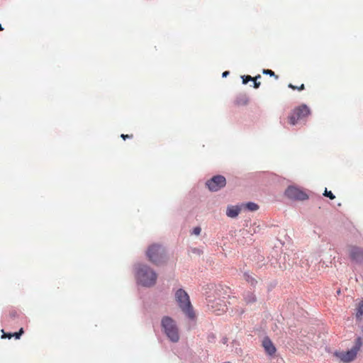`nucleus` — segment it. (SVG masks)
<instances>
[{
	"mask_svg": "<svg viewBox=\"0 0 363 363\" xmlns=\"http://www.w3.org/2000/svg\"><path fill=\"white\" fill-rule=\"evenodd\" d=\"M136 277L139 283L146 287L154 286L157 278L156 272L145 264L139 265Z\"/></svg>",
	"mask_w": 363,
	"mask_h": 363,
	"instance_id": "obj_1",
	"label": "nucleus"
},
{
	"mask_svg": "<svg viewBox=\"0 0 363 363\" xmlns=\"http://www.w3.org/2000/svg\"><path fill=\"white\" fill-rule=\"evenodd\" d=\"M244 300L247 304H250L256 302L257 298L253 292L247 291L243 295Z\"/></svg>",
	"mask_w": 363,
	"mask_h": 363,
	"instance_id": "obj_14",
	"label": "nucleus"
},
{
	"mask_svg": "<svg viewBox=\"0 0 363 363\" xmlns=\"http://www.w3.org/2000/svg\"><path fill=\"white\" fill-rule=\"evenodd\" d=\"M162 328L167 337L173 342L179 340V328L175 321L169 316H164L161 321Z\"/></svg>",
	"mask_w": 363,
	"mask_h": 363,
	"instance_id": "obj_3",
	"label": "nucleus"
},
{
	"mask_svg": "<svg viewBox=\"0 0 363 363\" xmlns=\"http://www.w3.org/2000/svg\"><path fill=\"white\" fill-rule=\"evenodd\" d=\"M245 279L249 284H250L253 286H255L257 282L254 277H252L251 275L248 274H245Z\"/></svg>",
	"mask_w": 363,
	"mask_h": 363,
	"instance_id": "obj_17",
	"label": "nucleus"
},
{
	"mask_svg": "<svg viewBox=\"0 0 363 363\" xmlns=\"http://www.w3.org/2000/svg\"><path fill=\"white\" fill-rule=\"evenodd\" d=\"M288 87L293 90H298V91H302L305 89V86L303 84H301L300 86H294L292 84H289L288 85Z\"/></svg>",
	"mask_w": 363,
	"mask_h": 363,
	"instance_id": "obj_18",
	"label": "nucleus"
},
{
	"mask_svg": "<svg viewBox=\"0 0 363 363\" xmlns=\"http://www.w3.org/2000/svg\"><path fill=\"white\" fill-rule=\"evenodd\" d=\"M229 74V72L228 71H225L223 73V77H227L228 75Z\"/></svg>",
	"mask_w": 363,
	"mask_h": 363,
	"instance_id": "obj_27",
	"label": "nucleus"
},
{
	"mask_svg": "<svg viewBox=\"0 0 363 363\" xmlns=\"http://www.w3.org/2000/svg\"><path fill=\"white\" fill-rule=\"evenodd\" d=\"M285 195L289 199L296 201H304L308 199L306 193L294 186H290L286 189Z\"/></svg>",
	"mask_w": 363,
	"mask_h": 363,
	"instance_id": "obj_7",
	"label": "nucleus"
},
{
	"mask_svg": "<svg viewBox=\"0 0 363 363\" xmlns=\"http://www.w3.org/2000/svg\"><path fill=\"white\" fill-rule=\"evenodd\" d=\"M323 195L325 196H327L328 198H330V199H334L335 198V196H334V194L330 191H328L327 189H325V192L323 194Z\"/></svg>",
	"mask_w": 363,
	"mask_h": 363,
	"instance_id": "obj_21",
	"label": "nucleus"
},
{
	"mask_svg": "<svg viewBox=\"0 0 363 363\" xmlns=\"http://www.w3.org/2000/svg\"><path fill=\"white\" fill-rule=\"evenodd\" d=\"M17 315V312L16 311H12L10 312V316L11 318H15Z\"/></svg>",
	"mask_w": 363,
	"mask_h": 363,
	"instance_id": "obj_26",
	"label": "nucleus"
},
{
	"mask_svg": "<svg viewBox=\"0 0 363 363\" xmlns=\"http://www.w3.org/2000/svg\"><path fill=\"white\" fill-rule=\"evenodd\" d=\"M225 184V178L221 175L214 176L206 182V185L211 191H217L224 187Z\"/></svg>",
	"mask_w": 363,
	"mask_h": 363,
	"instance_id": "obj_8",
	"label": "nucleus"
},
{
	"mask_svg": "<svg viewBox=\"0 0 363 363\" xmlns=\"http://www.w3.org/2000/svg\"><path fill=\"white\" fill-rule=\"evenodd\" d=\"M146 255L150 262L159 265L165 260V250L160 245L152 244L147 250Z\"/></svg>",
	"mask_w": 363,
	"mask_h": 363,
	"instance_id": "obj_4",
	"label": "nucleus"
},
{
	"mask_svg": "<svg viewBox=\"0 0 363 363\" xmlns=\"http://www.w3.org/2000/svg\"><path fill=\"white\" fill-rule=\"evenodd\" d=\"M24 333L23 328H21L18 333H9L7 335L4 334L3 335V337H7L8 338H11L12 337H14L16 339H19L21 335Z\"/></svg>",
	"mask_w": 363,
	"mask_h": 363,
	"instance_id": "obj_16",
	"label": "nucleus"
},
{
	"mask_svg": "<svg viewBox=\"0 0 363 363\" xmlns=\"http://www.w3.org/2000/svg\"><path fill=\"white\" fill-rule=\"evenodd\" d=\"M262 346L264 348L265 352L270 356L274 355L277 352V349L273 342L267 337H264L262 340Z\"/></svg>",
	"mask_w": 363,
	"mask_h": 363,
	"instance_id": "obj_11",
	"label": "nucleus"
},
{
	"mask_svg": "<svg viewBox=\"0 0 363 363\" xmlns=\"http://www.w3.org/2000/svg\"><path fill=\"white\" fill-rule=\"evenodd\" d=\"M249 99L245 94H240L238 96L234 101L235 105L238 106H246L248 104Z\"/></svg>",
	"mask_w": 363,
	"mask_h": 363,
	"instance_id": "obj_12",
	"label": "nucleus"
},
{
	"mask_svg": "<svg viewBox=\"0 0 363 363\" xmlns=\"http://www.w3.org/2000/svg\"><path fill=\"white\" fill-rule=\"evenodd\" d=\"M362 345V339L359 337L356 339L355 345L350 350L346 352H341L338 357L342 361L345 362H348L353 360L356 357L357 352L359 350Z\"/></svg>",
	"mask_w": 363,
	"mask_h": 363,
	"instance_id": "obj_6",
	"label": "nucleus"
},
{
	"mask_svg": "<svg viewBox=\"0 0 363 363\" xmlns=\"http://www.w3.org/2000/svg\"><path fill=\"white\" fill-rule=\"evenodd\" d=\"M175 299L182 312L190 319L196 317L188 294L182 289L175 292Z\"/></svg>",
	"mask_w": 363,
	"mask_h": 363,
	"instance_id": "obj_2",
	"label": "nucleus"
},
{
	"mask_svg": "<svg viewBox=\"0 0 363 363\" xmlns=\"http://www.w3.org/2000/svg\"><path fill=\"white\" fill-rule=\"evenodd\" d=\"M349 253L350 258L357 262L363 261V250L355 247L350 246L349 248Z\"/></svg>",
	"mask_w": 363,
	"mask_h": 363,
	"instance_id": "obj_10",
	"label": "nucleus"
},
{
	"mask_svg": "<svg viewBox=\"0 0 363 363\" xmlns=\"http://www.w3.org/2000/svg\"><path fill=\"white\" fill-rule=\"evenodd\" d=\"M201 229L200 227H196L193 230V233L194 235H199L201 233Z\"/></svg>",
	"mask_w": 363,
	"mask_h": 363,
	"instance_id": "obj_23",
	"label": "nucleus"
},
{
	"mask_svg": "<svg viewBox=\"0 0 363 363\" xmlns=\"http://www.w3.org/2000/svg\"><path fill=\"white\" fill-rule=\"evenodd\" d=\"M311 114V111L308 106L306 104H302L295 108L291 114L288 116L289 123L295 125L301 120H304Z\"/></svg>",
	"mask_w": 363,
	"mask_h": 363,
	"instance_id": "obj_5",
	"label": "nucleus"
},
{
	"mask_svg": "<svg viewBox=\"0 0 363 363\" xmlns=\"http://www.w3.org/2000/svg\"><path fill=\"white\" fill-rule=\"evenodd\" d=\"M242 78V83L244 84H246L249 81H252L253 80V77H252L250 75L243 76Z\"/></svg>",
	"mask_w": 363,
	"mask_h": 363,
	"instance_id": "obj_22",
	"label": "nucleus"
},
{
	"mask_svg": "<svg viewBox=\"0 0 363 363\" xmlns=\"http://www.w3.org/2000/svg\"><path fill=\"white\" fill-rule=\"evenodd\" d=\"M121 137L123 139V140H125L126 138H132L133 137V135L131 134V135H125V134H122L121 135Z\"/></svg>",
	"mask_w": 363,
	"mask_h": 363,
	"instance_id": "obj_24",
	"label": "nucleus"
},
{
	"mask_svg": "<svg viewBox=\"0 0 363 363\" xmlns=\"http://www.w3.org/2000/svg\"><path fill=\"white\" fill-rule=\"evenodd\" d=\"M208 307L210 311L217 315H222L227 311V306L225 303L221 300H216L210 301L208 303Z\"/></svg>",
	"mask_w": 363,
	"mask_h": 363,
	"instance_id": "obj_9",
	"label": "nucleus"
},
{
	"mask_svg": "<svg viewBox=\"0 0 363 363\" xmlns=\"http://www.w3.org/2000/svg\"><path fill=\"white\" fill-rule=\"evenodd\" d=\"M263 74H269L270 76H273L276 79H278V76L275 74L274 72H273L272 70L271 69H264L263 70Z\"/></svg>",
	"mask_w": 363,
	"mask_h": 363,
	"instance_id": "obj_20",
	"label": "nucleus"
},
{
	"mask_svg": "<svg viewBox=\"0 0 363 363\" xmlns=\"http://www.w3.org/2000/svg\"><path fill=\"white\" fill-rule=\"evenodd\" d=\"M261 76L259 74H258L257 76H256L255 77L253 78V80H257V79H259V78H260Z\"/></svg>",
	"mask_w": 363,
	"mask_h": 363,
	"instance_id": "obj_28",
	"label": "nucleus"
},
{
	"mask_svg": "<svg viewBox=\"0 0 363 363\" xmlns=\"http://www.w3.org/2000/svg\"><path fill=\"white\" fill-rule=\"evenodd\" d=\"M253 81H254V88H255V89L259 88L260 86V82H257V80H253Z\"/></svg>",
	"mask_w": 363,
	"mask_h": 363,
	"instance_id": "obj_25",
	"label": "nucleus"
},
{
	"mask_svg": "<svg viewBox=\"0 0 363 363\" xmlns=\"http://www.w3.org/2000/svg\"><path fill=\"white\" fill-rule=\"evenodd\" d=\"M4 30L3 27L1 26V25L0 24V31H2Z\"/></svg>",
	"mask_w": 363,
	"mask_h": 363,
	"instance_id": "obj_29",
	"label": "nucleus"
},
{
	"mask_svg": "<svg viewBox=\"0 0 363 363\" xmlns=\"http://www.w3.org/2000/svg\"><path fill=\"white\" fill-rule=\"evenodd\" d=\"M356 311V318L358 320H361L363 316V300L359 302Z\"/></svg>",
	"mask_w": 363,
	"mask_h": 363,
	"instance_id": "obj_15",
	"label": "nucleus"
},
{
	"mask_svg": "<svg viewBox=\"0 0 363 363\" xmlns=\"http://www.w3.org/2000/svg\"><path fill=\"white\" fill-rule=\"evenodd\" d=\"M246 206L247 208L250 210V211H256L258 209L259 206L257 204L255 203H252V202H249L246 204Z\"/></svg>",
	"mask_w": 363,
	"mask_h": 363,
	"instance_id": "obj_19",
	"label": "nucleus"
},
{
	"mask_svg": "<svg viewBox=\"0 0 363 363\" xmlns=\"http://www.w3.org/2000/svg\"><path fill=\"white\" fill-rule=\"evenodd\" d=\"M240 208L238 206H228L226 211V215L230 218H235L240 213Z\"/></svg>",
	"mask_w": 363,
	"mask_h": 363,
	"instance_id": "obj_13",
	"label": "nucleus"
}]
</instances>
